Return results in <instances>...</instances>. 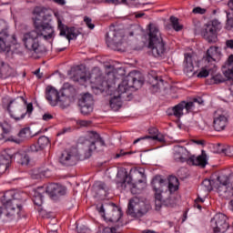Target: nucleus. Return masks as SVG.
Listing matches in <instances>:
<instances>
[{
  "label": "nucleus",
  "instance_id": "nucleus-54",
  "mask_svg": "<svg viewBox=\"0 0 233 233\" xmlns=\"http://www.w3.org/2000/svg\"><path fill=\"white\" fill-rule=\"evenodd\" d=\"M88 101H89V108L90 106H94V97L90 94H88Z\"/></svg>",
  "mask_w": 233,
  "mask_h": 233
},
{
  "label": "nucleus",
  "instance_id": "nucleus-52",
  "mask_svg": "<svg viewBox=\"0 0 233 233\" xmlns=\"http://www.w3.org/2000/svg\"><path fill=\"white\" fill-rule=\"evenodd\" d=\"M54 3H56V5H59L60 6H65V5H66V0H53Z\"/></svg>",
  "mask_w": 233,
  "mask_h": 233
},
{
  "label": "nucleus",
  "instance_id": "nucleus-3",
  "mask_svg": "<svg viewBox=\"0 0 233 233\" xmlns=\"http://www.w3.org/2000/svg\"><path fill=\"white\" fill-rule=\"evenodd\" d=\"M217 181L219 183L218 187L216 186V180L206 178L202 181L201 187L206 192H212L214 188H217V192L222 199L233 198V176L220 175Z\"/></svg>",
  "mask_w": 233,
  "mask_h": 233
},
{
  "label": "nucleus",
  "instance_id": "nucleus-22",
  "mask_svg": "<svg viewBox=\"0 0 233 233\" xmlns=\"http://www.w3.org/2000/svg\"><path fill=\"white\" fill-rule=\"evenodd\" d=\"M219 57H221V51L218 46H210L204 56L205 65H216L218 61H219Z\"/></svg>",
  "mask_w": 233,
  "mask_h": 233
},
{
  "label": "nucleus",
  "instance_id": "nucleus-63",
  "mask_svg": "<svg viewBox=\"0 0 233 233\" xmlns=\"http://www.w3.org/2000/svg\"><path fill=\"white\" fill-rule=\"evenodd\" d=\"M84 22L86 23V26H88V16L84 17Z\"/></svg>",
  "mask_w": 233,
  "mask_h": 233
},
{
  "label": "nucleus",
  "instance_id": "nucleus-15",
  "mask_svg": "<svg viewBox=\"0 0 233 233\" xmlns=\"http://www.w3.org/2000/svg\"><path fill=\"white\" fill-rule=\"evenodd\" d=\"M163 185H165V180L159 175L155 176L151 181L157 208H161L163 205Z\"/></svg>",
  "mask_w": 233,
  "mask_h": 233
},
{
  "label": "nucleus",
  "instance_id": "nucleus-11",
  "mask_svg": "<svg viewBox=\"0 0 233 233\" xmlns=\"http://www.w3.org/2000/svg\"><path fill=\"white\" fill-rule=\"evenodd\" d=\"M95 77V86H91V88L95 94H103L112 88L113 85H116V79L114 78V73H107L105 76L101 75L98 71V76H94V73L89 74L88 79Z\"/></svg>",
  "mask_w": 233,
  "mask_h": 233
},
{
  "label": "nucleus",
  "instance_id": "nucleus-27",
  "mask_svg": "<svg viewBox=\"0 0 233 233\" xmlns=\"http://www.w3.org/2000/svg\"><path fill=\"white\" fill-rule=\"evenodd\" d=\"M148 134L150 136H146L144 137L137 138L133 142V144L136 145L137 143H139V141L143 139H152L153 141H158V143H165V135L160 133L157 127H150L148 129Z\"/></svg>",
  "mask_w": 233,
  "mask_h": 233
},
{
  "label": "nucleus",
  "instance_id": "nucleus-20",
  "mask_svg": "<svg viewBox=\"0 0 233 233\" xmlns=\"http://www.w3.org/2000/svg\"><path fill=\"white\" fill-rule=\"evenodd\" d=\"M228 218L223 213H218L211 219V228L219 230V232H227L228 230Z\"/></svg>",
  "mask_w": 233,
  "mask_h": 233
},
{
  "label": "nucleus",
  "instance_id": "nucleus-21",
  "mask_svg": "<svg viewBox=\"0 0 233 233\" xmlns=\"http://www.w3.org/2000/svg\"><path fill=\"white\" fill-rule=\"evenodd\" d=\"M72 79L81 86H87L88 75H86V72L83 71V66H77L72 69Z\"/></svg>",
  "mask_w": 233,
  "mask_h": 233
},
{
  "label": "nucleus",
  "instance_id": "nucleus-7",
  "mask_svg": "<svg viewBox=\"0 0 233 233\" xmlns=\"http://www.w3.org/2000/svg\"><path fill=\"white\" fill-rule=\"evenodd\" d=\"M19 198H17V194L15 191L9 190L6 191L1 198V203L3 208L0 207V216L4 214L5 218H12L17 214L21 213L23 210V205L18 204Z\"/></svg>",
  "mask_w": 233,
  "mask_h": 233
},
{
  "label": "nucleus",
  "instance_id": "nucleus-47",
  "mask_svg": "<svg viewBox=\"0 0 233 233\" xmlns=\"http://www.w3.org/2000/svg\"><path fill=\"white\" fill-rule=\"evenodd\" d=\"M72 128L71 127H64L62 130H60L56 136H63L65 134H66L67 132H71Z\"/></svg>",
  "mask_w": 233,
  "mask_h": 233
},
{
  "label": "nucleus",
  "instance_id": "nucleus-16",
  "mask_svg": "<svg viewBox=\"0 0 233 233\" xmlns=\"http://www.w3.org/2000/svg\"><path fill=\"white\" fill-rule=\"evenodd\" d=\"M213 129L215 132H223L228 127V116L221 110H217L213 115Z\"/></svg>",
  "mask_w": 233,
  "mask_h": 233
},
{
  "label": "nucleus",
  "instance_id": "nucleus-23",
  "mask_svg": "<svg viewBox=\"0 0 233 233\" xmlns=\"http://www.w3.org/2000/svg\"><path fill=\"white\" fill-rule=\"evenodd\" d=\"M77 161V157L76 156V152L73 149H66L62 152L61 157L59 158V162L61 165L65 167H74Z\"/></svg>",
  "mask_w": 233,
  "mask_h": 233
},
{
  "label": "nucleus",
  "instance_id": "nucleus-26",
  "mask_svg": "<svg viewBox=\"0 0 233 233\" xmlns=\"http://www.w3.org/2000/svg\"><path fill=\"white\" fill-rule=\"evenodd\" d=\"M173 157L177 163H188L190 152L185 147L176 146L174 147Z\"/></svg>",
  "mask_w": 233,
  "mask_h": 233
},
{
  "label": "nucleus",
  "instance_id": "nucleus-48",
  "mask_svg": "<svg viewBox=\"0 0 233 233\" xmlns=\"http://www.w3.org/2000/svg\"><path fill=\"white\" fill-rule=\"evenodd\" d=\"M42 119L44 121H50V119H54V116H52L50 113H45L42 116Z\"/></svg>",
  "mask_w": 233,
  "mask_h": 233
},
{
  "label": "nucleus",
  "instance_id": "nucleus-40",
  "mask_svg": "<svg viewBox=\"0 0 233 233\" xmlns=\"http://www.w3.org/2000/svg\"><path fill=\"white\" fill-rule=\"evenodd\" d=\"M155 83L152 84L153 88L159 89L161 88V85H163V78L155 76L153 77Z\"/></svg>",
  "mask_w": 233,
  "mask_h": 233
},
{
  "label": "nucleus",
  "instance_id": "nucleus-58",
  "mask_svg": "<svg viewBox=\"0 0 233 233\" xmlns=\"http://www.w3.org/2000/svg\"><path fill=\"white\" fill-rule=\"evenodd\" d=\"M228 8H230V10H233V0L228 1Z\"/></svg>",
  "mask_w": 233,
  "mask_h": 233
},
{
  "label": "nucleus",
  "instance_id": "nucleus-64",
  "mask_svg": "<svg viewBox=\"0 0 233 233\" xmlns=\"http://www.w3.org/2000/svg\"><path fill=\"white\" fill-rule=\"evenodd\" d=\"M195 143L197 145H203V140H196Z\"/></svg>",
  "mask_w": 233,
  "mask_h": 233
},
{
  "label": "nucleus",
  "instance_id": "nucleus-59",
  "mask_svg": "<svg viewBox=\"0 0 233 233\" xmlns=\"http://www.w3.org/2000/svg\"><path fill=\"white\" fill-rule=\"evenodd\" d=\"M39 72H40V69H37V70L35 72V76H37V77H38L39 79H41V78L43 77V76H42V75H39Z\"/></svg>",
  "mask_w": 233,
  "mask_h": 233
},
{
  "label": "nucleus",
  "instance_id": "nucleus-37",
  "mask_svg": "<svg viewBox=\"0 0 233 233\" xmlns=\"http://www.w3.org/2000/svg\"><path fill=\"white\" fill-rule=\"evenodd\" d=\"M50 176H52V171H50V169H39L38 174H36L35 179H38V177H50Z\"/></svg>",
  "mask_w": 233,
  "mask_h": 233
},
{
  "label": "nucleus",
  "instance_id": "nucleus-61",
  "mask_svg": "<svg viewBox=\"0 0 233 233\" xmlns=\"http://www.w3.org/2000/svg\"><path fill=\"white\" fill-rule=\"evenodd\" d=\"M143 233H156V231L150 230V229H146L143 231Z\"/></svg>",
  "mask_w": 233,
  "mask_h": 233
},
{
  "label": "nucleus",
  "instance_id": "nucleus-6",
  "mask_svg": "<svg viewBox=\"0 0 233 233\" xmlns=\"http://www.w3.org/2000/svg\"><path fill=\"white\" fill-rule=\"evenodd\" d=\"M70 97H76V88L74 86L63 87L59 91L52 86H48L46 89V99L51 106H57V103L65 104Z\"/></svg>",
  "mask_w": 233,
  "mask_h": 233
},
{
  "label": "nucleus",
  "instance_id": "nucleus-19",
  "mask_svg": "<svg viewBox=\"0 0 233 233\" xmlns=\"http://www.w3.org/2000/svg\"><path fill=\"white\" fill-rule=\"evenodd\" d=\"M57 28L60 32L59 35L66 37L68 41H72L74 39H77V35H79V31L77 28L72 26L68 27L63 24L61 19L57 20Z\"/></svg>",
  "mask_w": 233,
  "mask_h": 233
},
{
  "label": "nucleus",
  "instance_id": "nucleus-56",
  "mask_svg": "<svg viewBox=\"0 0 233 233\" xmlns=\"http://www.w3.org/2000/svg\"><path fill=\"white\" fill-rule=\"evenodd\" d=\"M145 15V13H135L136 19H139Z\"/></svg>",
  "mask_w": 233,
  "mask_h": 233
},
{
  "label": "nucleus",
  "instance_id": "nucleus-29",
  "mask_svg": "<svg viewBox=\"0 0 233 233\" xmlns=\"http://www.w3.org/2000/svg\"><path fill=\"white\" fill-rule=\"evenodd\" d=\"M88 92L80 95L78 98V106L83 116H88Z\"/></svg>",
  "mask_w": 233,
  "mask_h": 233
},
{
  "label": "nucleus",
  "instance_id": "nucleus-36",
  "mask_svg": "<svg viewBox=\"0 0 233 233\" xmlns=\"http://www.w3.org/2000/svg\"><path fill=\"white\" fill-rule=\"evenodd\" d=\"M18 137H21V139H28V137H32V133L30 131V127H24L20 130L18 133Z\"/></svg>",
  "mask_w": 233,
  "mask_h": 233
},
{
  "label": "nucleus",
  "instance_id": "nucleus-39",
  "mask_svg": "<svg viewBox=\"0 0 233 233\" xmlns=\"http://www.w3.org/2000/svg\"><path fill=\"white\" fill-rule=\"evenodd\" d=\"M211 83H214V85H219V83H225V78L221 74H218L212 76Z\"/></svg>",
  "mask_w": 233,
  "mask_h": 233
},
{
  "label": "nucleus",
  "instance_id": "nucleus-13",
  "mask_svg": "<svg viewBox=\"0 0 233 233\" xmlns=\"http://www.w3.org/2000/svg\"><path fill=\"white\" fill-rule=\"evenodd\" d=\"M150 210V205L146 204L145 202H140L139 198H133L129 200L127 206V215L131 218H143L145 214Z\"/></svg>",
  "mask_w": 233,
  "mask_h": 233
},
{
  "label": "nucleus",
  "instance_id": "nucleus-50",
  "mask_svg": "<svg viewBox=\"0 0 233 233\" xmlns=\"http://www.w3.org/2000/svg\"><path fill=\"white\" fill-rule=\"evenodd\" d=\"M76 125H79L81 127H88V121H86V120H78V121H76Z\"/></svg>",
  "mask_w": 233,
  "mask_h": 233
},
{
  "label": "nucleus",
  "instance_id": "nucleus-24",
  "mask_svg": "<svg viewBox=\"0 0 233 233\" xmlns=\"http://www.w3.org/2000/svg\"><path fill=\"white\" fill-rule=\"evenodd\" d=\"M187 165L205 168V167L208 165V158L207 157V152L205 150H202L201 154L198 157H196L194 155H189V157L187 159Z\"/></svg>",
  "mask_w": 233,
  "mask_h": 233
},
{
  "label": "nucleus",
  "instance_id": "nucleus-2",
  "mask_svg": "<svg viewBox=\"0 0 233 233\" xmlns=\"http://www.w3.org/2000/svg\"><path fill=\"white\" fill-rule=\"evenodd\" d=\"M143 86V81L136 77V72H131L124 78L121 84L118 85L116 94L110 99L109 105L112 110H119L123 106V101H130L132 98V93L130 88H141Z\"/></svg>",
  "mask_w": 233,
  "mask_h": 233
},
{
  "label": "nucleus",
  "instance_id": "nucleus-45",
  "mask_svg": "<svg viewBox=\"0 0 233 233\" xmlns=\"http://www.w3.org/2000/svg\"><path fill=\"white\" fill-rule=\"evenodd\" d=\"M76 232L77 233H86L88 232V228L85 225H76Z\"/></svg>",
  "mask_w": 233,
  "mask_h": 233
},
{
  "label": "nucleus",
  "instance_id": "nucleus-33",
  "mask_svg": "<svg viewBox=\"0 0 233 233\" xmlns=\"http://www.w3.org/2000/svg\"><path fill=\"white\" fill-rule=\"evenodd\" d=\"M106 3H108L109 5H126V6H130L131 8H137L139 7V5L141 4L139 3H132V4H128V0H106Z\"/></svg>",
  "mask_w": 233,
  "mask_h": 233
},
{
  "label": "nucleus",
  "instance_id": "nucleus-4",
  "mask_svg": "<svg viewBox=\"0 0 233 233\" xmlns=\"http://www.w3.org/2000/svg\"><path fill=\"white\" fill-rule=\"evenodd\" d=\"M45 194H47L51 199H56L66 194V187L57 183H51L36 187L33 190V201L36 207H41L45 203Z\"/></svg>",
  "mask_w": 233,
  "mask_h": 233
},
{
  "label": "nucleus",
  "instance_id": "nucleus-30",
  "mask_svg": "<svg viewBox=\"0 0 233 233\" xmlns=\"http://www.w3.org/2000/svg\"><path fill=\"white\" fill-rule=\"evenodd\" d=\"M183 66L185 74H192V72H194V63L192 62V55H190V53L184 55Z\"/></svg>",
  "mask_w": 233,
  "mask_h": 233
},
{
  "label": "nucleus",
  "instance_id": "nucleus-34",
  "mask_svg": "<svg viewBox=\"0 0 233 233\" xmlns=\"http://www.w3.org/2000/svg\"><path fill=\"white\" fill-rule=\"evenodd\" d=\"M37 145L40 149L45 150L50 145V139L46 136H42L38 138Z\"/></svg>",
  "mask_w": 233,
  "mask_h": 233
},
{
  "label": "nucleus",
  "instance_id": "nucleus-43",
  "mask_svg": "<svg viewBox=\"0 0 233 233\" xmlns=\"http://www.w3.org/2000/svg\"><path fill=\"white\" fill-rule=\"evenodd\" d=\"M94 187L96 188H97L98 190H106L107 187H106V184H105V182H102V181H97L94 184Z\"/></svg>",
  "mask_w": 233,
  "mask_h": 233
},
{
  "label": "nucleus",
  "instance_id": "nucleus-1",
  "mask_svg": "<svg viewBox=\"0 0 233 233\" xmlns=\"http://www.w3.org/2000/svg\"><path fill=\"white\" fill-rule=\"evenodd\" d=\"M34 30L23 35V43L29 52L41 54L43 49L39 39L43 37L45 41H50L56 37V30L52 26V15L46 14V8L36 6L33 11Z\"/></svg>",
  "mask_w": 233,
  "mask_h": 233
},
{
  "label": "nucleus",
  "instance_id": "nucleus-44",
  "mask_svg": "<svg viewBox=\"0 0 233 233\" xmlns=\"http://www.w3.org/2000/svg\"><path fill=\"white\" fill-rule=\"evenodd\" d=\"M42 149L39 148V145L37 144H33L31 145L27 149H26V152H39L41 151Z\"/></svg>",
  "mask_w": 233,
  "mask_h": 233
},
{
  "label": "nucleus",
  "instance_id": "nucleus-35",
  "mask_svg": "<svg viewBox=\"0 0 233 233\" xmlns=\"http://www.w3.org/2000/svg\"><path fill=\"white\" fill-rule=\"evenodd\" d=\"M170 23L176 32L183 30V25H179V19L176 16H170Z\"/></svg>",
  "mask_w": 233,
  "mask_h": 233
},
{
  "label": "nucleus",
  "instance_id": "nucleus-17",
  "mask_svg": "<svg viewBox=\"0 0 233 233\" xmlns=\"http://www.w3.org/2000/svg\"><path fill=\"white\" fill-rule=\"evenodd\" d=\"M106 43L107 46H119L123 44V33L115 26H111L106 34Z\"/></svg>",
  "mask_w": 233,
  "mask_h": 233
},
{
  "label": "nucleus",
  "instance_id": "nucleus-5",
  "mask_svg": "<svg viewBox=\"0 0 233 233\" xmlns=\"http://www.w3.org/2000/svg\"><path fill=\"white\" fill-rule=\"evenodd\" d=\"M147 48L153 57L159 58L167 56V42L163 40L161 32L156 25H149Z\"/></svg>",
  "mask_w": 233,
  "mask_h": 233
},
{
  "label": "nucleus",
  "instance_id": "nucleus-14",
  "mask_svg": "<svg viewBox=\"0 0 233 233\" xmlns=\"http://www.w3.org/2000/svg\"><path fill=\"white\" fill-rule=\"evenodd\" d=\"M221 30V23L217 19L208 22L201 31V35L208 43H216L218 41V32Z\"/></svg>",
  "mask_w": 233,
  "mask_h": 233
},
{
  "label": "nucleus",
  "instance_id": "nucleus-31",
  "mask_svg": "<svg viewBox=\"0 0 233 233\" xmlns=\"http://www.w3.org/2000/svg\"><path fill=\"white\" fill-rule=\"evenodd\" d=\"M216 70L215 64H205V66L201 68L200 72L198 74V77H208L210 72H214Z\"/></svg>",
  "mask_w": 233,
  "mask_h": 233
},
{
  "label": "nucleus",
  "instance_id": "nucleus-41",
  "mask_svg": "<svg viewBox=\"0 0 233 233\" xmlns=\"http://www.w3.org/2000/svg\"><path fill=\"white\" fill-rule=\"evenodd\" d=\"M202 203H205V199L201 198V197H198L197 199H195L194 208L201 210V208H203V207L201 206Z\"/></svg>",
  "mask_w": 233,
  "mask_h": 233
},
{
  "label": "nucleus",
  "instance_id": "nucleus-46",
  "mask_svg": "<svg viewBox=\"0 0 233 233\" xmlns=\"http://www.w3.org/2000/svg\"><path fill=\"white\" fill-rule=\"evenodd\" d=\"M207 12V9H203V8H201V7H195L194 9H193V14H201V15H203V14H205Z\"/></svg>",
  "mask_w": 233,
  "mask_h": 233
},
{
  "label": "nucleus",
  "instance_id": "nucleus-32",
  "mask_svg": "<svg viewBox=\"0 0 233 233\" xmlns=\"http://www.w3.org/2000/svg\"><path fill=\"white\" fill-rule=\"evenodd\" d=\"M167 188L170 194H174V192H177V190H179V179H177L174 176H170L168 177Z\"/></svg>",
  "mask_w": 233,
  "mask_h": 233
},
{
  "label": "nucleus",
  "instance_id": "nucleus-53",
  "mask_svg": "<svg viewBox=\"0 0 233 233\" xmlns=\"http://www.w3.org/2000/svg\"><path fill=\"white\" fill-rule=\"evenodd\" d=\"M86 141H88V138H86V137H80L79 139H78V142L81 145H85V143H86Z\"/></svg>",
  "mask_w": 233,
  "mask_h": 233
},
{
  "label": "nucleus",
  "instance_id": "nucleus-9",
  "mask_svg": "<svg viewBox=\"0 0 233 233\" xmlns=\"http://www.w3.org/2000/svg\"><path fill=\"white\" fill-rule=\"evenodd\" d=\"M21 44L17 43L15 35L10 36L8 33V24L5 20H0V52H15L20 48Z\"/></svg>",
  "mask_w": 233,
  "mask_h": 233
},
{
  "label": "nucleus",
  "instance_id": "nucleus-8",
  "mask_svg": "<svg viewBox=\"0 0 233 233\" xmlns=\"http://www.w3.org/2000/svg\"><path fill=\"white\" fill-rule=\"evenodd\" d=\"M25 103H26V100L23 96H17L9 101V104L7 105V112L11 119L21 121V119L26 117V114L30 116V114L34 112V105L29 103L25 108Z\"/></svg>",
  "mask_w": 233,
  "mask_h": 233
},
{
  "label": "nucleus",
  "instance_id": "nucleus-28",
  "mask_svg": "<svg viewBox=\"0 0 233 233\" xmlns=\"http://www.w3.org/2000/svg\"><path fill=\"white\" fill-rule=\"evenodd\" d=\"M184 110L185 109L183 107V104L182 102H180L175 106L167 108V114L169 116H174V117H177V119H181V117H183L184 116V113H183Z\"/></svg>",
  "mask_w": 233,
  "mask_h": 233
},
{
  "label": "nucleus",
  "instance_id": "nucleus-62",
  "mask_svg": "<svg viewBox=\"0 0 233 233\" xmlns=\"http://www.w3.org/2000/svg\"><path fill=\"white\" fill-rule=\"evenodd\" d=\"M212 233H225V232H221L219 231V229L212 228Z\"/></svg>",
  "mask_w": 233,
  "mask_h": 233
},
{
  "label": "nucleus",
  "instance_id": "nucleus-25",
  "mask_svg": "<svg viewBox=\"0 0 233 233\" xmlns=\"http://www.w3.org/2000/svg\"><path fill=\"white\" fill-rule=\"evenodd\" d=\"M89 137V152H96L97 150V147H105V140L99 136V133L96 131L88 132Z\"/></svg>",
  "mask_w": 233,
  "mask_h": 233
},
{
  "label": "nucleus",
  "instance_id": "nucleus-51",
  "mask_svg": "<svg viewBox=\"0 0 233 233\" xmlns=\"http://www.w3.org/2000/svg\"><path fill=\"white\" fill-rule=\"evenodd\" d=\"M192 102L194 103V105H196V103H198V105H203V98H201V97H198V98H194L193 100H192Z\"/></svg>",
  "mask_w": 233,
  "mask_h": 233
},
{
  "label": "nucleus",
  "instance_id": "nucleus-38",
  "mask_svg": "<svg viewBox=\"0 0 233 233\" xmlns=\"http://www.w3.org/2000/svg\"><path fill=\"white\" fill-rule=\"evenodd\" d=\"M183 108L187 110V114H190V112H192V110H194V107L196 106V105H194L193 101H181Z\"/></svg>",
  "mask_w": 233,
  "mask_h": 233
},
{
  "label": "nucleus",
  "instance_id": "nucleus-49",
  "mask_svg": "<svg viewBox=\"0 0 233 233\" xmlns=\"http://www.w3.org/2000/svg\"><path fill=\"white\" fill-rule=\"evenodd\" d=\"M226 46L227 48H230V50H233V39L227 40Z\"/></svg>",
  "mask_w": 233,
  "mask_h": 233
},
{
  "label": "nucleus",
  "instance_id": "nucleus-55",
  "mask_svg": "<svg viewBox=\"0 0 233 233\" xmlns=\"http://www.w3.org/2000/svg\"><path fill=\"white\" fill-rule=\"evenodd\" d=\"M88 28L89 30H94L96 28V25L92 24V19L88 18Z\"/></svg>",
  "mask_w": 233,
  "mask_h": 233
},
{
  "label": "nucleus",
  "instance_id": "nucleus-18",
  "mask_svg": "<svg viewBox=\"0 0 233 233\" xmlns=\"http://www.w3.org/2000/svg\"><path fill=\"white\" fill-rule=\"evenodd\" d=\"M96 209H97L98 213L100 214V216L102 218H104V219H108L112 223H117V221H119V219H121V218L123 216V212L121 211V208H113L109 212L106 213L105 207L103 206V204H101L100 206L99 205L96 206Z\"/></svg>",
  "mask_w": 233,
  "mask_h": 233
},
{
  "label": "nucleus",
  "instance_id": "nucleus-60",
  "mask_svg": "<svg viewBox=\"0 0 233 233\" xmlns=\"http://www.w3.org/2000/svg\"><path fill=\"white\" fill-rule=\"evenodd\" d=\"M0 130H3L4 134H8V129L3 127V125H0Z\"/></svg>",
  "mask_w": 233,
  "mask_h": 233
},
{
  "label": "nucleus",
  "instance_id": "nucleus-42",
  "mask_svg": "<svg viewBox=\"0 0 233 233\" xmlns=\"http://www.w3.org/2000/svg\"><path fill=\"white\" fill-rule=\"evenodd\" d=\"M132 152H127L125 149H120L115 156V159H119V157H123L125 156H130Z\"/></svg>",
  "mask_w": 233,
  "mask_h": 233
},
{
  "label": "nucleus",
  "instance_id": "nucleus-10",
  "mask_svg": "<svg viewBox=\"0 0 233 233\" xmlns=\"http://www.w3.org/2000/svg\"><path fill=\"white\" fill-rule=\"evenodd\" d=\"M15 157L20 158V163L22 165H28L30 163V157L26 153L22 152H14V149H5L0 155V172H6L8 168H10V163H12V159H15Z\"/></svg>",
  "mask_w": 233,
  "mask_h": 233
},
{
  "label": "nucleus",
  "instance_id": "nucleus-57",
  "mask_svg": "<svg viewBox=\"0 0 233 233\" xmlns=\"http://www.w3.org/2000/svg\"><path fill=\"white\" fill-rule=\"evenodd\" d=\"M139 175H141L142 177H145V169L144 168H139L137 171Z\"/></svg>",
  "mask_w": 233,
  "mask_h": 233
},
{
  "label": "nucleus",
  "instance_id": "nucleus-12",
  "mask_svg": "<svg viewBox=\"0 0 233 233\" xmlns=\"http://www.w3.org/2000/svg\"><path fill=\"white\" fill-rule=\"evenodd\" d=\"M127 185L129 186L133 194H139L141 190L147 187V179L138 180L137 182L133 183L132 177H130L127 172H125L122 178H119V176L117 177L116 186L120 190H125L127 188Z\"/></svg>",
  "mask_w": 233,
  "mask_h": 233
}]
</instances>
